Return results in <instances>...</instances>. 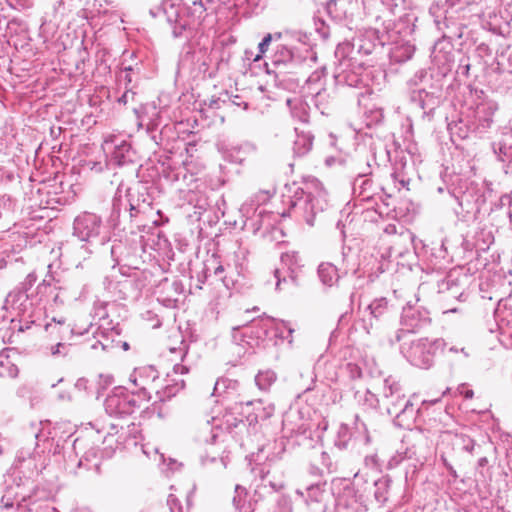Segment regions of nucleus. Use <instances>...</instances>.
<instances>
[{
  "mask_svg": "<svg viewBox=\"0 0 512 512\" xmlns=\"http://www.w3.org/2000/svg\"><path fill=\"white\" fill-rule=\"evenodd\" d=\"M147 374L148 376H152V381L157 378L156 371L152 367H146L142 369H137L130 376V381L134 383L135 386L140 387L143 390L148 389L149 383L147 378H143L142 374Z\"/></svg>",
  "mask_w": 512,
  "mask_h": 512,
  "instance_id": "obj_9",
  "label": "nucleus"
},
{
  "mask_svg": "<svg viewBox=\"0 0 512 512\" xmlns=\"http://www.w3.org/2000/svg\"><path fill=\"white\" fill-rule=\"evenodd\" d=\"M287 105L289 106L293 117L298 118L303 122L307 120L306 106L301 100L287 99Z\"/></svg>",
  "mask_w": 512,
  "mask_h": 512,
  "instance_id": "obj_11",
  "label": "nucleus"
},
{
  "mask_svg": "<svg viewBox=\"0 0 512 512\" xmlns=\"http://www.w3.org/2000/svg\"><path fill=\"white\" fill-rule=\"evenodd\" d=\"M405 355L411 364L419 368L428 369L433 364L432 345L427 340L412 342Z\"/></svg>",
  "mask_w": 512,
  "mask_h": 512,
  "instance_id": "obj_2",
  "label": "nucleus"
},
{
  "mask_svg": "<svg viewBox=\"0 0 512 512\" xmlns=\"http://www.w3.org/2000/svg\"><path fill=\"white\" fill-rule=\"evenodd\" d=\"M386 305L387 302L384 299L375 300L368 306V309L370 310L371 315L379 317L386 309Z\"/></svg>",
  "mask_w": 512,
  "mask_h": 512,
  "instance_id": "obj_17",
  "label": "nucleus"
},
{
  "mask_svg": "<svg viewBox=\"0 0 512 512\" xmlns=\"http://www.w3.org/2000/svg\"><path fill=\"white\" fill-rule=\"evenodd\" d=\"M105 409L110 415H124L132 411L127 397L118 394L106 398Z\"/></svg>",
  "mask_w": 512,
  "mask_h": 512,
  "instance_id": "obj_6",
  "label": "nucleus"
},
{
  "mask_svg": "<svg viewBox=\"0 0 512 512\" xmlns=\"http://www.w3.org/2000/svg\"><path fill=\"white\" fill-rule=\"evenodd\" d=\"M509 302L508 298L500 300L494 312L500 334L508 339L512 337V310Z\"/></svg>",
  "mask_w": 512,
  "mask_h": 512,
  "instance_id": "obj_5",
  "label": "nucleus"
},
{
  "mask_svg": "<svg viewBox=\"0 0 512 512\" xmlns=\"http://www.w3.org/2000/svg\"><path fill=\"white\" fill-rule=\"evenodd\" d=\"M202 463L204 465H208L209 463L215 464L216 470H223L227 466V457L223 456V455L220 456L219 458L216 456H211V457L206 456V457H202Z\"/></svg>",
  "mask_w": 512,
  "mask_h": 512,
  "instance_id": "obj_16",
  "label": "nucleus"
},
{
  "mask_svg": "<svg viewBox=\"0 0 512 512\" xmlns=\"http://www.w3.org/2000/svg\"><path fill=\"white\" fill-rule=\"evenodd\" d=\"M64 329V320H56L55 318L52 319L51 322L46 323L45 330L46 332L50 334H61L62 330Z\"/></svg>",
  "mask_w": 512,
  "mask_h": 512,
  "instance_id": "obj_20",
  "label": "nucleus"
},
{
  "mask_svg": "<svg viewBox=\"0 0 512 512\" xmlns=\"http://www.w3.org/2000/svg\"><path fill=\"white\" fill-rule=\"evenodd\" d=\"M273 40H280L282 37V34L280 32L272 34Z\"/></svg>",
  "mask_w": 512,
  "mask_h": 512,
  "instance_id": "obj_34",
  "label": "nucleus"
},
{
  "mask_svg": "<svg viewBox=\"0 0 512 512\" xmlns=\"http://www.w3.org/2000/svg\"><path fill=\"white\" fill-rule=\"evenodd\" d=\"M318 276L326 286H333L339 280L338 270L331 263H321L318 267Z\"/></svg>",
  "mask_w": 512,
  "mask_h": 512,
  "instance_id": "obj_8",
  "label": "nucleus"
},
{
  "mask_svg": "<svg viewBox=\"0 0 512 512\" xmlns=\"http://www.w3.org/2000/svg\"><path fill=\"white\" fill-rule=\"evenodd\" d=\"M269 485L271 486L273 491H278L283 488L282 483H274V482L269 481Z\"/></svg>",
  "mask_w": 512,
  "mask_h": 512,
  "instance_id": "obj_27",
  "label": "nucleus"
},
{
  "mask_svg": "<svg viewBox=\"0 0 512 512\" xmlns=\"http://www.w3.org/2000/svg\"><path fill=\"white\" fill-rule=\"evenodd\" d=\"M208 428H209V424L207 423V424L205 425V430H207Z\"/></svg>",
  "mask_w": 512,
  "mask_h": 512,
  "instance_id": "obj_41",
  "label": "nucleus"
},
{
  "mask_svg": "<svg viewBox=\"0 0 512 512\" xmlns=\"http://www.w3.org/2000/svg\"><path fill=\"white\" fill-rule=\"evenodd\" d=\"M277 512H291V502L288 498L282 497L278 502Z\"/></svg>",
  "mask_w": 512,
  "mask_h": 512,
  "instance_id": "obj_22",
  "label": "nucleus"
},
{
  "mask_svg": "<svg viewBox=\"0 0 512 512\" xmlns=\"http://www.w3.org/2000/svg\"><path fill=\"white\" fill-rule=\"evenodd\" d=\"M312 147V137L309 134L297 136L294 142V152L298 155H305Z\"/></svg>",
  "mask_w": 512,
  "mask_h": 512,
  "instance_id": "obj_10",
  "label": "nucleus"
},
{
  "mask_svg": "<svg viewBox=\"0 0 512 512\" xmlns=\"http://www.w3.org/2000/svg\"><path fill=\"white\" fill-rule=\"evenodd\" d=\"M439 400H440V398H437V399H435V400H433V401H430V403H431V404H434V403H437Z\"/></svg>",
  "mask_w": 512,
  "mask_h": 512,
  "instance_id": "obj_38",
  "label": "nucleus"
},
{
  "mask_svg": "<svg viewBox=\"0 0 512 512\" xmlns=\"http://www.w3.org/2000/svg\"><path fill=\"white\" fill-rule=\"evenodd\" d=\"M282 325H283L284 328L287 329L289 336H291L292 333L294 332V329L290 325H288L286 323H282Z\"/></svg>",
  "mask_w": 512,
  "mask_h": 512,
  "instance_id": "obj_32",
  "label": "nucleus"
},
{
  "mask_svg": "<svg viewBox=\"0 0 512 512\" xmlns=\"http://www.w3.org/2000/svg\"><path fill=\"white\" fill-rule=\"evenodd\" d=\"M100 379H103L104 385H110L113 382L111 375H100Z\"/></svg>",
  "mask_w": 512,
  "mask_h": 512,
  "instance_id": "obj_26",
  "label": "nucleus"
},
{
  "mask_svg": "<svg viewBox=\"0 0 512 512\" xmlns=\"http://www.w3.org/2000/svg\"><path fill=\"white\" fill-rule=\"evenodd\" d=\"M461 351L465 354V356H468V353L464 351V348H461Z\"/></svg>",
  "mask_w": 512,
  "mask_h": 512,
  "instance_id": "obj_40",
  "label": "nucleus"
},
{
  "mask_svg": "<svg viewBox=\"0 0 512 512\" xmlns=\"http://www.w3.org/2000/svg\"><path fill=\"white\" fill-rule=\"evenodd\" d=\"M510 148H506L504 146H502L500 143H499V151H500V154H503L504 156H507L508 155V150Z\"/></svg>",
  "mask_w": 512,
  "mask_h": 512,
  "instance_id": "obj_30",
  "label": "nucleus"
},
{
  "mask_svg": "<svg viewBox=\"0 0 512 512\" xmlns=\"http://www.w3.org/2000/svg\"><path fill=\"white\" fill-rule=\"evenodd\" d=\"M103 149L111 154L112 159L121 165L126 162L130 151V145L123 139H119L115 135H109L103 143Z\"/></svg>",
  "mask_w": 512,
  "mask_h": 512,
  "instance_id": "obj_4",
  "label": "nucleus"
},
{
  "mask_svg": "<svg viewBox=\"0 0 512 512\" xmlns=\"http://www.w3.org/2000/svg\"><path fill=\"white\" fill-rule=\"evenodd\" d=\"M461 393H462V394L464 395V397H465V398H467V399H471V398L473 397V395H474L473 391H472V390H470V389H467V390H465V391H462Z\"/></svg>",
  "mask_w": 512,
  "mask_h": 512,
  "instance_id": "obj_28",
  "label": "nucleus"
},
{
  "mask_svg": "<svg viewBox=\"0 0 512 512\" xmlns=\"http://www.w3.org/2000/svg\"><path fill=\"white\" fill-rule=\"evenodd\" d=\"M450 351L457 352V349H456V348H454V347H451V348H450Z\"/></svg>",
  "mask_w": 512,
  "mask_h": 512,
  "instance_id": "obj_39",
  "label": "nucleus"
},
{
  "mask_svg": "<svg viewBox=\"0 0 512 512\" xmlns=\"http://www.w3.org/2000/svg\"><path fill=\"white\" fill-rule=\"evenodd\" d=\"M307 496L311 501L319 502L322 500L323 488L321 485H311L307 487Z\"/></svg>",
  "mask_w": 512,
  "mask_h": 512,
  "instance_id": "obj_18",
  "label": "nucleus"
},
{
  "mask_svg": "<svg viewBox=\"0 0 512 512\" xmlns=\"http://www.w3.org/2000/svg\"><path fill=\"white\" fill-rule=\"evenodd\" d=\"M217 437H218V434H217L214 430H212L211 440H212L213 442H215V440H216V438H217Z\"/></svg>",
  "mask_w": 512,
  "mask_h": 512,
  "instance_id": "obj_36",
  "label": "nucleus"
},
{
  "mask_svg": "<svg viewBox=\"0 0 512 512\" xmlns=\"http://www.w3.org/2000/svg\"><path fill=\"white\" fill-rule=\"evenodd\" d=\"M296 493H297L298 495L302 496V497L304 496V492H303V491H301L300 489H298V490L296 491Z\"/></svg>",
  "mask_w": 512,
  "mask_h": 512,
  "instance_id": "obj_37",
  "label": "nucleus"
},
{
  "mask_svg": "<svg viewBox=\"0 0 512 512\" xmlns=\"http://www.w3.org/2000/svg\"><path fill=\"white\" fill-rule=\"evenodd\" d=\"M281 261H282L283 264L289 266L288 269L290 270V273H291L289 278H290L291 282H295V276L293 275L294 274V270L291 268V265H292L293 262L296 261V255H294V254H284L281 257Z\"/></svg>",
  "mask_w": 512,
  "mask_h": 512,
  "instance_id": "obj_21",
  "label": "nucleus"
},
{
  "mask_svg": "<svg viewBox=\"0 0 512 512\" xmlns=\"http://www.w3.org/2000/svg\"><path fill=\"white\" fill-rule=\"evenodd\" d=\"M63 347V345L61 343H58L56 346H53L52 347V354L53 355H56L58 353H60V348Z\"/></svg>",
  "mask_w": 512,
  "mask_h": 512,
  "instance_id": "obj_29",
  "label": "nucleus"
},
{
  "mask_svg": "<svg viewBox=\"0 0 512 512\" xmlns=\"http://www.w3.org/2000/svg\"><path fill=\"white\" fill-rule=\"evenodd\" d=\"M313 190L296 191L291 200V207L295 213L302 215L306 222L313 224L317 212L323 211L326 205V193L318 183L312 184Z\"/></svg>",
  "mask_w": 512,
  "mask_h": 512,
  "instance_id": "obj_1",
  "label": "nucleus"
},
{
  "mask_svg": "<svg viewBox=\"0 0 512 512\" xmlns=\"http://www.w3.org/2000/svg\"><path fill=\"white\" fill-rule=\"evenodd\" d=\"M167 503L171 512H189L190 503L188 497H186L185 506L181 503L179 497L175 494H170L168 496Z\"/></svg>",
  "mask_w": 512,
  "mask_h": 512,
  "instance_id": "obj_15",
  "label": "nucleus"
},
{
  "mask_svg": "<svg viewBox=\"0 0 512 512\" xmlns=\"http://www.w3.org/2000/svg\"><path fill=\"white\" fill-rule=\"evenodd\" d=\"M272 41H273L272 34H267L263 38V40L258 45L259 53L253 59L255 62L259 61L262 58L263 54L267 52Z\"/></svg>",
  "mask_w": 512,
  "mask_h": 512,
  "instance_id": "obj_19",
  "label": "nucleus"
},
{
  "mask_svg": "<svg viewBox=\"0 0 512 512\" xmlns=\"http://www.w3.org/2000/svg\"><path fill=\"white\" fill-rule=\"evenodd\" d=\"M9 375L12 377L16 376V368L13 365H11V369L9 370Z\"/></svg>",
  "mask_w": 512,
  "mask_h": 512,
  "instance_id": "obj_33",
  "label": "nucleus"
},
{
  "mask_svg": "<svg viewBox=\"0 0 512 512\" xmlns=\"http://www.w3.org/2000/svg\"><path fill=\"white\" fill-rule=\"evenodd\" d=\"M221 387H224V388L226 387V381L223 379H219L216 381L214 390H213V395H220Z\"/></svg>",
  "mask_w": 512,
  "mask_h": 512,
  "instance_id": "obj_24",
  "label": "nucleus"
},
{
  "mask_svg": "<svg viewBox=\"0 0 512 512\" xmlns=\"http://www.w3.org/2000/svg\"><path fill=\"white\" fill-rule=\"evenodd\" d=\"M292 59L293 53L286 46H279L273 55V63L275 65L288 63Z\"/></svg>",
  "mask_w": 512,
  "mask_h": 512,
  "instance_id": "obj_14",
  "label": "nucleus"
},
{
  "mask_svg": "<svg viewBox=\"0 0 512 512\" xmlns=\"http://www.w3.org/2000/svg\"><path fill=\"white\" fill-rule=\"evenodd\" d=\"M255 503L252 501L247 490L237 485L235 488V495L233 497V512H254Z\"/></svg>",
  "mask_w": 512,
  "mask_h": 512,
  "instance_id": "obj_7",
  "label": "nucleus"
},
{
  "mask_svg": "<svg viewBox=\"0 0 512 512\" xmlns=\"http://www.w3.org/2000/svg\"><path fill=\"white\" fill-rule=\"evenodd\" d=\"M174 372L176 374H186L188 373V368L184 365L177 364L174 366Z\"/></svg>",
  "mask_w": 512,
  "mask_h": 512,
  "instance_id": "obj_25",
  "label": "nucleus"
},
{
  "mask_svg": "<svg viewBox=\"0 0 512 512\" xmlns=\"http://www.w3.org/2000/svg\"><path fill=\"white\" fill-rule=\"evenodd\" d=\"M224 271V268L222 265H218L215 270H214V274L215 275H220L222 272Z\"/></svg>",
  "mask_w": 512,
  "mask_h": 512,
  "instance_id": "obj_31",
  "label": "nucleus"
},
{
  "mask_svg": "<svg viewBox=\"0 0 512 512\" xmlns=\"http://www.w3.org/2000/svg\"><path fill=\"white\" fill-rule=\"evenodd\" d=\"M446 438H448L454 446L460 447L466 451H471L473 448V440L464 435H452L447 433Z\"/></svg>",
  "mask_w": 512,
  "mask_h": 512,
  "instance_id": "obj_13",
  "label": "nucleus"
},
{
  "mask_svg": "<svg viewBox=\"0 0 512 512\" xmlns=\"http://www.w3.org/2000/svg\"><path fill=\"white\" fill-rule=\"evenodd\" d=\"M275 380L276 374L271 370L260 371L255 377L256 385L261 390L268 389L274 383Z\"/></svg>",
  "mask_w": 512,
  "mask_h": 512,
  "instance_id": "obj_12",
  "label": "nucleus"
},
{
  "mask_svg": "<svg viewBox=\"0 0 512 512\" xmlns=\"http://www.w3.org/2000/svg\"><path fill=\"white\" fill-rule=\"evenodd\" d=\"M275 278L277 279L276 289L281 290V284L287 283V278H286L285 272L282 271L281 269H276L275 270Z\"/></svg>",
  "mask_w": 512,
  "mask_h": 512,
  "instance_id": "obj_23",
  "label": "nucleus"
},
{
  "mask_svg": "<svg viewBox=\"0 0 512 512\" xmlns=\"http://www.w3.org/2000/svg\"><path fill=\"white\" fill-rule=\"evenodd\" d=\"M100 218L92 213H84L74 221V233L82 241H88L99 234Z\"/></svg>",
  "mask_w": 512,
  "mask_h": 512,
  "instance_id": "obj_3",
  "label": "nucleus"
},
{
  "mask_svg": "<svg viewBox=\"0 0 512 512\" xmlns=\"http://www.w3.org/2000/svg\"><path fill=\"white\" fill-rule=\"evenodd\" d=\"M273 411H274V408H273L272 406H271V407H269V408H268V410H267V412H266V416H267V417L271 416V414L273 413Z\"/></svg>",
  "mask_w": 512,
  "mask_h": 512,
  "instance_id": "obj_35",
  "label": "nucleus"
}]
</instances>
